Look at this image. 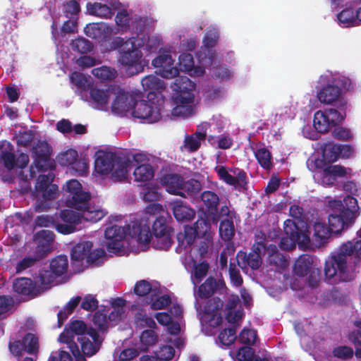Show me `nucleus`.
<instances>
[{
  "label": "nucleus",
  "mask_w": 361,
  "mask_h": 361,
  "mask_svg": "<svg viewBox=\"0 0 361 361\" xmlns=\"http://www.w3.org/2000/svg\"><path fill=\"white\" fill-rule=\"evenodd\" d=\"M104 257L105 251L103 248H97L92 251L91 250L88 254L85 266H100L102 264Z\"/></svg>",
  "instance_id": "obj_57"
},
{
  "label": "nucleus",
  "mask_w": 361,
  "mask_h": 361,
  "mask_svg": "<svg viewBox=\"0 0 361 361\" xmlns=\"http://www.w3.org/2000/svg\"><path fill=\"white\" fill-rule=\"evenodd\" d=\"M238 340L242 343L252 345L257 340V332L254 329L244 328L239 334Z\"/></svg>",
  "instance_id": "obj_64"
},
{
  "label": "nucleus",
  "mask_w": 361,
  "mask_h": 361,
  "mask_svg": "<svg viewBox=\"0 0 361 361\" xmlns=\"http://www.w3.org/2000/svg\"><path fill=\"white\" fill-rule=\"evenodd\" d=\"M123 6L119 9L115 18L116 28L115 31L117 33L130 32L136 34L135 37H140L142 35H147L145 31L147 27L154 23V19L152 16H140L139 15H130L127 10L123 8Z\"/></svg>",
  "instance_id": "obj_9"
},
{
  "label": "nucleus",
  "mask_w": 361,
  "mask_h": 361,
  "mask_svg": "<svg viewBox=\"0 0 361 361\" xmlns=\"http://www.w3.org/2000/svg\"><path fill=\"white\" fill-rule=\"evenodd\" d=\"M135 102H136V94H130L123 90H120L112 103V113L119 116H125L130 110L133 109Z\"/></svg>",
  "instance_id": "obj_26"
},
{
  "label": "nucleus",
  "mask_w": 361,
  "mask_h": 361,
  "mask_svg": "<svg viewBox=\"0 0 361 361\" xmlns=\"http://www.w3.org/2000/svg\"><path fill=\"white\" fill-rule=\"evenodd\" d=\"M9 349L16 357H20L23 352L30 355L36 354L39 350V338L35 334L27 333L21 340L10 343Z\"/></svg>",
  "instance_id": "obj_22"
},
{
  "label": "nucleus",
  "mask_w": 361,
  "mask_h": 361,
  "mask_svg": "<svg viewBox=\"0 0 361 361\" xmlns=\"http://www.w3.org/2000/svg\"><path fill=\"white\" fill-rule=\"evenodd\" d=\"M84 32L85 35L92 38L97 39L99 42H107L110 40L111 42V37L114 34H116L115 31V27L112 25H109L106 23H90L86 25L84 28ZM107 46V47L109 46ZM106 48V47L104 49V50Z\"/></svg>",
  "instance_id": "obj_25"
},
{
  "label": "nucleus",
  "mask_w": 361,
  "mask_h": 361,
  "mask_svg": "<svg viewBox=\"0 0 361 361\" xmlns=\"http://www.w3.org/2000/svg\"><path fill=\"white\" fill-rule=\"evenodd\" d=\"M133 175L135 181L147 182L153 178L154 171L150 164H142L135 169Z\"/></svg>",
  "instance_id": "obj_46"
},
{
  "label": "nucleus",
  "mask_w": 361,
  "mask_h": 361,
  "mask_svg": "<svg viewBox=\"0 0 361 361\" xmlns=\"http://www.w3.org/2000/svg\"><path fill=\"white\" fill-rule=\"evenodd\" d=\"M219 28L216 25H211L207 27L203 38V45L196 53L197 59L202 65L216 63L217 54L214 47L219 40Z\"/></svg>",
  "instance_id": "obj_14"
},
{
  "label": "nucleus",
  "mask_w": 361,
  "mask_h": 361,
  "mask_svg": "<svg viewBox=\"0 0 361 361\" xmlns=\"http://www.w3.org/2000/svg\"><path fill=\"white\" fill-rule=\"evenodd\" d=\"M346 111L335 109L318 111L314 114L313 126L317 132L324 133L330 128L340 123L345 117Z\"/></svg>",
  "instance_id": "obj_17"
},
{
  "label": "nucleus",
  "mask_w": 361,
  "mask_h": 361,
  "mask_svg": "<svg viewBox=\"0 0 361 361\" xmlns=\"http://www.w3.org/2000/svg\"><path fill=\"white\" fill-rule=\"evenodd\" d=\"M219 157L220 154H217L216 165L214 167V171L219 179L226 185L232 186L235 190L239 192L245 190L248 183L246 172L238 167L224 165L219 161Z\"/></svg>",
  "instance_id": "obj_13"
},
{
  "label": "nucleus",
  "mask_w": 361,
  "mask_h": 361,
  "mask_svg": "<svg viewBox=\"0 0 361 361\" xmlns=\"http://www.w3.org/2000/svg\"><path fill=\"white\" fill-rule=\"evenodd\" d=\"M174 59L170 51L161 50L158 56L153 59L152 65L159 68L157 73L162 78L171 79L179 75V70L174 66Z\"/></svg>",
  "instance_id": "obj_20"
},
{
  "label": "nucleus",
  "mask_w": 361,
  "mask_h": 361,
  "mask_svg": "<svg viewBox=\"0 0 361 361\" xmlns=\"http://www.w3.org/2000/svg\"><path fill=\"white\" fill-rule=\"evenodd\" d=\"M93 324L98 330L104 331L109 325L107 317V311L105 308L96 312L92 319Z\"/></svg>",
  "instance_id": "obj_58"
},
{
  "label": "nucleus",
  "mask_w": 361,
  "mask_h": 361,
  "mask_svg": "<svg viewBox=\"0 0 361 361\" xmlns=\"http://www.w3.org/2000/svg\"><path fill=\"white\" fill-rule=\"evenodd\" d=\"M142 85L145 90L149 91L147 99L149 100L156 99L154 96L161 95L160 93H156L165 88L164 82L158 76L149 75L145 77L142 81Z\"/></svg>",
  "instance_id": "obj_36"
},
{
  "label": "nucleus",
  "mask_w": 361,
  "mask_h": 361,
  "mask_svg": "<svg viewBox=\"0 0 361 361\" xmlns=\"http://www.w3.org/2000/svg\"><path fill=\"white\" fill-rule=\"evenodd\" d=\"M160 284L157 281H148L141 280L137 281L134 286V293L140 297L156 295L158 293Z\"/></svg>",
  "instance_id": "obj_39"
},
{
  "label": "nucleus",
  "mask_w": 361,
  "mask_h": 361,
  "mask_svg": "<svg viewBox=\"0 0 361 361\" xmlns=\"http://www.w3.org/2000/svg\"><path fill=\"white\" fill-rule=\"evenodd\" d=\"M353 148L348 145L329 143L325 145L323 152L330 159L336 161L338 158H349L353 153Z\"/></svg>",
  "instance_id": "obj_34"
},
{
  "label": "nucleus",
  "mask_w": 361,
  "mask_h": 361,
  "mask_svg": "<svg viewBox=\"0 0 361 361\" xmlns=\"http://www.w3.org/2000/svg\"><path fill=\"white\" fill-rule=\"evenodd\" d=\"M53 155V149L50 145L47 142V172L48 171H55L56 164L68 168L73 164V161L78 157V152L73 149H69L66 151L60 152L56 157V159L51 158Z\"/></svg>",
  "instance_id": "obj_21"
},
{
  "label": "nucleus",
  "mask_w": 361,
  "mask_h": 361,
  "mask_svg": "<svg viewBox=\"0 0 361 361\" xmlns=\"http://www.w3.org/2000/svg\"><path fill=\"white\" fill-rule=\"evenodd\" d=\"M34 161L30 168L31 178L38 177L35 184L33 195L38 197L33 209L35 212L45 211V142H39L32 149Z\"/></svg>",
  "instance_id": "obj_8"
},
{
  "label": "nucleus",
  "mask_w": 361,
  "mask_h": 361,
  "mask_svg": "<svg viewBox=\"0 0 361 361\" xmlns=\"http://www.w3.org/2000/svg\"><path fill=\"white\" fill-rule=\"evenodd\" d=\"M353 88V82L345 73L329 70L319 75L315 85L317 97L321 103L334 104L337 109L344 111L348 104L342 94Z\"/></svg>",
  "instance_id": "obj_4"
},
{
  "label": "nucleus",
  "mask_w": 361,
  "mask_h": 361,
  "mask_svg": "<svg viewBox=\"0 0 361 361\" xmlns=\"http://www.w3.org/2000/svg\"><path fill=\"white\" fill-rule=\"evenodd\" d=\"M201 200L212 214L216 212L219 197L215 192L209 190L203 192L201 194Z\"/></svg>",
  "instance_id": "obj_53"
},
{
  "label": "nucleus",
  "mask_w": 361,
  "mask_h": 361,
  "mask_svg": "<svg viewBox=\"0 0 361 361\" xmlns=\"http://www.w3.org/2000/svg\"><path fill=\"white\" fill-rule=\"evenodd\" d=\"M127 235L135 239L140 244L152 242V246L156 250H168L172 244L170 233L153 235L149 225L143 224L142 221H136L126 227L113 225L106 228L104 235L107 250L121 255L124 252L123 239Z\"/></svg>",
  "instance_id": "obj_1"
},
{
  "label": "nucleus",
  "mask_w": 361,
  "mask_h": 361,
  "mask_svg": "<svg viewBox=\"0 0 361 361\" xmlns=\"http://www.w3.org/2000/svg\"><path fill=\"white\" fill-rule=\"evenodd\" d=\"M335 20L343 28L356 27L355 11L351 8H345L339 12Z\"/></svg>",
  "instance_id": "obj_41"
},
{
  "label": "nucleus",
  "mask_w": 361,
  "mask_h": 361,
  "mask_svg": "<svg viewBox=\"0 0 361 361\" xmlns=\"http://www.w3.org/2000/svg\"><path fill=\"white\" fill-rule=\"evenodd\" d=\"M267 252V244L264 240L256 242L252 248L251 252L246 253H239L238 258H243L246 264L252 269H257L262 264V255H265Z\"/></svg>",
  "instance_id": "obj_29"
},
{
  "label": "nucleus",
  "mask_w": 361,
  "mask_h": 361,
  "mask_svg": "<svg viewBox=\"0 0 361 361\" xmlns=\"http://www.w3.org/2000/svg\"><path fill=\"white\" fill-rule=\"evenodd\" d=\"M235 233L233 220L223 219L219 225V234L221 239L224 241L231 240Z\"/></svg>",
  "instance_id": "obj_55"
},
{
  "label": "nucleus",
  "mask_w": 361,
  "mask_h": 361,
  "mask_svg": "<svg viewBox=\"0 0 361 361\" xmlns=\"http://www.w3.org/2000/svg\"><path fill=\"white\" fill-rule=\"evenodd\" d=\"M32 243L36 245L33 250V257H25L16 265V272L21 273L25 269L33 267L37 262L45 256V229L35 233L32 235Z\"/></svg>",
  "instance_id": "obj_16"
},
{
  "label": "nucleus",
  "mask_w": 361,
  "mask_h": 361,
  "mask_svg": "<svg viewBox=\"0 0 361 361\" xmlns=\"http://www.w3.org/2000/svg\"><path fill=\"white\" fill-rule=\"evenodd\" d=\"M92 75L101 80H111L116 78L117 72L114 68L103 66L92 70Z\"/></svg>",
  "instance_id": "obj_56"
},
{
  "label": "nucleus",
  "mask_w": 361,
  "mask_h": 361,
  "mask_svg": "<svg viewBox=\"0 0 361 361\" xmlns=\"http://www.w3.org/2000/svg\"><path fill=\"white\" fill-rule=\"evenodd\" d=\"M216 287V280L213 278L207 279L200 286L197 293L196 292V287H194L196 310L197 312L203 313L202 319L212 327H216L222 322L223 318L220 310L223 307V302L218 298H212L207 300L202 307L199 304L197 298H209L214 293Z\"/></svg>",
  "instance_id": "obj_7"
},
{
  "label": "nucleus",
  "mask_w": 361,
  "mask_h": 361,
  "mask_svg": "<svg viewBox=\"0 0 361 361\" xmlns=\"http://www.w3.org/2000/svg\"><path fill=\"white\" fill-rule=\"evenodd\" d=\"M88 162L85 158H77L69 168L73 175L85 176L88 173Z\"/></svg>",
  "instance_id": "obj_60"
},
{
  "label": "nucleus",
  "mask_w": 361,
  "mask_h": 361,
  "mask_svg": "<svg viewBox=\"0 0 361 361\" xmlns=\"http://www.w3.org/2000/svg\"><path fill=\"white\" fill-rule=\"evenodd\" d=\"M73 51L81 54H86L92 51L93 45L88 39L84 37H78L72 40L71 44Z\"/></svg>",
  "instance_id": "obj_61"
},
{
  "label": "nucleus",
  "mask_w": 361,
  "mask_h": 361,
  "mask_svg": "<svg viewBox=\"0 0 361 361\" xmlns=\"http://www.w3.org/2000/svg\"><path fill=\"white\" fill-rule=\"evenodd\" d=\"M128 163L125 158L114 153L99 155L95 160V171L102 175H111L114 181H121L126 178Z\"/></svg>",
  "instance_id": "obj_10"
},
{
  "label": "nucleus",
  "mask_w": 361,
  "mask_h": 361,
  "mask_svg": "<svg viewBox=\"0 0 361 361\" xmlns=\"http://www.w3.org/2000/svg\"><path fill=\"white\" fill-rule=\"evenodd\" d=\"M156 99L138 101L139 96L136 94V102L133 104L131 114L140 120L141 123H154L161 118L164 99L162 95L154 96Z\"/></svg>",
  "instance_id": "obj_11"
},
{
  "label": "nucleus",
  "mask_w": 361,
  "mask_h": 361,
  "mask_svg": "<svg viewBox=\"0 0 361 361\" xmlns=\"http://www.w3.org/2000/svg\"><path fill=\"white\" fill-rule=\"evenodd\" d=\"M92 243L90 241H84L75 245L71 250V260L74 267L79 264L85 265L90 251L92 248Z\"/></svg>",
  "instance_id": "obj_35"
},
{
  "label": "nucleus",
  "mask_w": 361,
  "mask_h": 361,
  "mask_svg": "<svg viewBox=\"0 0 361 361\" xmlns=\"http://www.w3.org/2000/svg\"><path fill=\"white\" fill-rule=\"evenodd\" d=\"M59 341L66 344L76 361H85L82 354L87 356L94 355L101 341L98 332L87 328L83 321L75 320L60 334Z\"/></svg>",
  "instance_id": "obj_3"
},
{
  "label": "nucleus",
  "mask_w": 361,
  "mask_h": 361,
  "mask_svg": "<svg viewBox=\"0 0 361 361\" xmlns=\"http://www.w3.org/2000/svg\"><path fill=\"white\" fill-rule=\"evenodd\" d=\"M171 206L178 221H190L195 215V211L182 200H176L171 202Z\"/></svg>",
  "instance_id": "obj_37"
},
{
  "label": "nucleus",
  "mask_w": 361,
  "mask_h": 361,
  "mask_svg": "<svg viewBox=\"0 0 361 361\" xmlns=\"http://www.w3.org/2000/svg\"><path fill=\"white\" fill-rule=\"evenodd\" d=\"M195 233L193 232L192 228H185L183 233H180L177 235L178 246L176 252H181L183 251L188 252L190 250V247L195 242Z\"/></svg>",
  "instance_id": "obj_40"
},
{
  "label": "nucleus",
  "mask_w": 361,
  "mask_h": 361,
  "mask_svg": "<svg viewBox=\"0 0 361 361\" xmlns=\"http://www.w3.org/2000/svg\"><path fill=\"white\" fill-rule=\"evenodd\" d=\"M140 195L146 202H154L159 198L160 193L157 188L152 185L147 184L142 188Z\"/></svg>",
  "instance_id": "obj_63"
},
{
  "label": "nucleus",
  "mask_w": 361,
  "mask_h": 361,
  "mask_svg": "<svg viewBox=\"0 0 361 361\" xmlns=\"http://www.w3.org/2000/svg\"><path fill=\"white\" fill-rule=\"evenodd\" d=\"M192 261L193 269L191 273V280L195 288L197 287V285L200 283L202 279L206 276L209 265L207 262H204L197 264L193 260Z\"/></svg>",
  "instance_id": "obj_50"
},
{
  "label": "nucleus",
  "mask_w": 361,
  "mask_h": 361,
  "mask_svg": "<svg viewBox=\"0 0 361 361\" xmlns=\"http://www.w3.org/2000/svg\"><path fill=\"white\" fill-rule=\"evenodd\" d=\"M236 338L235 327L228 328L219 333L216 343L221 348H226L233 344Z\"/></svg>",
  "instance_id": "obj_49"
},
{
  "label": "nucleus",
  "mask_w": 361,
  "mask_h": 361,
  "mask_svg": "<svg viewBox=\"0 0 361 361\" xmlns=\"http://www.w3.org/2000/svg\"><path fill=\"white\" fill-rule=\"evenodd\" d=\"M313 262L314 258L311 255H302L300 256L295 263V274L299 276L307 275L311 271Z\"/></svg>",
  "instance_id": "obj_42"
},
{
  "label": "nucleus",
  "mask_w": 361,
  "mask_h": 361,
  "mask_svg": "<svg viewBox=\"0 0 361 361\" xmlns=\"http://www.w3.org/2000/svg\"><path fill=\"white\" fill-rule=\"evenodd\" d=\"M284 233L286 236L293 238L294 240H300L302 235V230L299 228L297 223L291 219H287L284 221Z\"/></svg>",
  "instance_id": "obj_62"
},
{
  "label": "nucleus",
  "mask_w": 361,
  "mask_h": 361,
  "mask_svg": "<svg viewBox=\"0 0 361 361\" xmlns=\"http://www.w3.org/2000/svg\"><path fill=\"white\" fill-rule=\"evenodd\" d=\"M56 173L49 171L47 173V200L54 199L59 194V187L55 181Z\"/></svg>",
  "instance_id": "obj_59"
},
{
  "label": "nucleus",
  "mask_w": 361,
  "mask_h": 361,
  "mask_svg": "<svg viewBox=\"0 0 361 361\" xmlns=\"http://www.w3.org/2000/svg\"><path fill=\"white\" fill-rule=\"evenodd\" d=\"M354 222L355 220H348L345 214L338 208L333 209L332 213L329 216V226L332 233H340L343 229L351 226Z\"/></svg>",
  "instance_id": "obj_31"
},
{
  "label": "nucleus",
  "mask_w": 361,
  "mask_h": 361,
  "mask_svg": "<svg viewBox=\"0 0 361 361\" xmlns=\"http://www.w3.org/2000/svg\"><path fill=\"white\" fill-rule=\"evenodd\" d=\"M171 298L169 295H161V288L158 289V293L156 295H152L148 303L151 305L152 310H161L171 304Z\"/></svg>",
  "instance_id": "obj_54"
},
{
  "label": "nucleus",
  "mask_w": 361,
  "mask_h": 361,
  "mask_svg": "<svg viewBox=\"0 0 361 361\" xmlns=\"http://www.w3.org/2000/svg\"><path fill=\"white\" fill-rule=\"evenodd\" d=\"M75 209L77 211L64 209L59 215H47V228H54L59 233L67 235L80 229V224L83 221L95 223L107 213L99 205L95 204Z\"/></svg>",
  "instance_id": "obj_5"
},
{
  "label": "nucleus",
  "mask_w": 361,
  "mask_h": 361,
  "mask_svg": "<svg viewBox=\"0 0 361 361\" xmlns=\"http://www.w3.org/2000/svg\"><path fill=\"white\" fill-rule=\"evenodd\" d=\"M216 53L217 54L216 63L206 66L208 75L216 79L228 80L231 76V72L224 64V62L231 63L234 61L235 54L233 51L222 52L217 50H216Z\"/></svg>",
  "instance_id": "obj_19"
},
{
  "label": "nucleus",
  "mask_w": 361,
  "mask_h": 361,
  "mask_svg": "<svg viewBox=\"0 0 361 361\" xmlns=\"http://www.w3.org/2000/svg\"><path fill=\"white\" fill-rule=\"evenodd\" d=\"M160 42L159 36L149 37L142 35L140 37H132L125 40L121 37H113L109 46L104 51L109 52L118 50V61L129 75H136L143 71L145 61L142 59V52L140 49L146 44L148 51L157 49Z\"/></svg>",
  "instance_id": "obj_2"
},
{
  "label": "nucleus",
  "mask_w": 361,
  "mask_h": 361,
  "mask_svg": "<svg viewBox=\"0 0 361 361\" xmlns=\"http://www.w3.org/2000/svg\"><path fill=\"white\" fill-rule=\"evenodd\" d=\"M81 300V297L76 296L69 300L63 310H61L58 316L59 326H61L68 317L73 312Z\"/></svg>",
  "instance_id": "obj_52"
},
{
  "label": "nucleus",
  "mask_w": 361,
  "mask_h": 361,
  "mask_svg": "<svg viewBox=\"0 0 361 361\" xmlns=\"http://www.w3.org/2000/svg\"><path fill=\"white\" fill-rule=\"evenodd\" d=\"M67 193L66 204L68 207L81 209L90 203V194L82 190L81 183L76 179L66 182L63 187Z\"/></svg>",
  "instance_id": "obj_15"
},
{
  "label": "nucleus",
  "mask_w": 361,
  "mask_h": 361,
  "mask_svg": "<svg viewBox=\"0 0 361 361\" xmlns=\"http://www.w3.org/2000/svg\"><path fill=\"white\" fill-rule=\"evenodd\" d=\"M110 93L108 90L94 87L92 85L86 92H82L81 99L98 110H105L108 106Z\"/></svg>",
  "instance_id": "obj_23"
},
{
  "label": "nucleus",
  "mask_w": 361,
  "mask_h": 361,
  "mask_svg": "<svg viewBox=\"0 0 361 361\" xmlns=\"http://www.w3.org/2000/svg\"><path fill=\"white\" fill-rule=\"evenodd\" d=\"M121 7L122 4L118 0H110L106 4L95 2L87 4V10L90 15L105 19H111L115 12Z\"/></svg>",
  "instance_id": "obj_24"
},
{
  "label": "nucleus",
  "mask_w": 361,
  "mask_h": 361,
  "mask_svg": "<svg viewBox=\"0 0 361 361\" xmlns=\"http://www.w3.org/2000/svg\"><path fill=\"white\" fill-rule=\"evenodd\" d=\"M251 149L260 166L267 171L271 170L274 164L271 153L268 147L259 142L253 143L251 145Z\"/></svg>",
  "instance_id": "obj_33"
},
{
  "label": "nucleus",
  "mask_w": 361,
  "mask_h": 361,
  "mask_svg": "<svg viewBox=\"0 0 361 361\" xmlns=\"http://www.w3.org/2000/svg\"><path fill=\"white\" fill-rule=\"evenodd\" d=\"M161 182L167 192L185 198L193 197L201 189V184L198 180L195 179L185 180L176 174L165 175L161 178Z\"/></svg>",
  "instance_id": "obj_12"
},
{
  "label": "nucleus",
  "mask_w": 361,
  "mask_h": 361,
  "mask_svg": "<svg viewBox=\"0 0 361 361\" xmlns=\"http://www.w3.org/2000/svg\"><path fill=\"white\" fill-rule=\"evenodd\" d=\"M0 159L7 169L11 170L16 167L14 148L9 142L4 140L0 142Z\"/></svg>",
  "instance_id": "obj_38"
},
{
  "label": "nucleus",
  "mask_w": 361,
  "mask_h": 361,
  "mask_svg": "<svg viewBox=\"0 0 361 361\" xmlns=\"http://www.w3.org/2000/svg\"><path fill=\"white\" fill-rule=\"evenodd\" d=\"M208 141L212 146L222 149H230L233 143V138L228 133L219 136L211 135L209 137Z\"/></svg>",
  "instance_id": "obj_51"
},
{
  "label": "nucleus",
  "mask_w": 361,
  "mask_h": 361,
  "mask_svg": "<svg viewBox=\"0 0 361 361\" xmlns=\"http://www.w3.org/2000/svg\"><path fill=\"white\" fill-rule=\"evenodd\" d=\"M68 262L66 256L59 255L54 258L49 264V274L47 275V289L49 283L58 284L67 271Z\"/></svg>",
  "instance_id": "obj_28"
},
{
  "label": "nucleus",
  "mask_w": 361,
  "mask_h": 361,
  "mask_svg": "<svg viewBox=\"0 0 361 361\" xmlns=\"http://www.w3.org/2000/svg\"><path fill=\"white\" fill-rule=\"evenodd\" d=\"M179 66L182 71L187 73L192 77H200L207 71L205 65H202L198 61L199 66H195L193 56L190 53H182L179 56Z\"/></svg>",
  "instance_id": "obj_30"
},
{
  "label": "nucleus",
  "mask_w": 361,
  "mask_h": 361,
  "mask_svg": "<svg viewBox=\"0 0 361 361\" xmlns=\"http://www.w3.org/2000/svg\"><path fill=\"white\" fill-rule=\"evenodd\" d=\"M265 255H267L269 263L275 265L277 268H283L287 265L286 257L279 252L278 247L275 245H267Z\"/></svg>",
  "instance_id": "obj_45"
},
{
  "label": "nucleus",
  "mask_w": 361,
  "mask_h": 361,
  "mask_svg": "<svg viewBox=\"0 0 361 361\" xmlns=\"http://www.w3.org/2000/svg\"><path fill=\"white\" fill-rule=\"evenodd\" d=\"M169 216L168 214L165 215L161 214L157 216L152 225V235H160L166 233H170V228L168 225Z\"/></svg>",
  "instance_id": "obj_48"
},
{
  "label": "nucleus",
  "mask_w": 361,
  "mask_h": 361,
  "mask_svg": "<svg viewBox=\"0 0 361 361\" xmlns=\"http://www.w3.org/2000/svg\"><path fill=\"white\" fill-rule=\"evenodd\" d=\"M350 169L340 165H327L324 169L315 171L313 178L316 183L323 186H332L338 178L350 176Z\"/></svg>",
  "instance_id": "obj_18"
},
{
  "label": "nucleus",
  "mask_w": 361,
  "mask_h": 361,
  "mask_svg": "<svg viewBox=\"0 0 361 361\" xmlns=\"http://www.w3.org/2000/svg\"><path fill=\"white\" fill-rule=\"evenodd\" d=\"M202 134L194 133L192 135L185 134L183 145L180 146V150L183 152L192 153L197 151L201 145Z\"/></svg>",
  "instance_id": "obj_44"
},
{
  "label": "nucleus",
  "mask_w": 361,
  "mask_h": 361,
  "mask_svg": "<svg viewBox=\"0 0 361 361\" xmlns=\"http://www.w3.org/2000/svg\"><path fill=\"white\" fill-rule=\"evenodd\" d=\"M70 80L77 88V92L81 97L82 92H86L88 89L93 85L90 78H87L84 74L75 71L70 76Z\"/></svg>",
  "instance_id": "obj_43"
},
{
  "label": "nucleus",
  "mask_w": 361,
  "mask_h": 361,
  "mask_svg": "<svg viewBox=\"0 0 361 361\" xmlns=\"http://www.w3.org/2000/svg\"><path fill=\"white\" fill-rule=\"evenodd\" d=\"M173 116L186 118L195 112V84L186 76H180L171 85Z\"/></svg>",
  "instance_id": "obj_6"
},
{
  "label": "nucleus",
  "mask_w": 361,
  "mask_h": 361,
  "mask_svg": "<svg viewBox=\"0 0 361 361\" xmlns=\"http://www.w3.org/2000/svg\"><path fill=\"white\" fill-rule=\"evenodd\" d=\"M314 234L313 238L319 245L325 243V240L329 238L332 233L329 226L324 222L316 221L313 225Z\"/></svg>",
  "instance_id": "obj_47"
},
{
  "label": "nucleus",
  "mask_w": 361,
  "mask_h": 361,
  "mask_svg": "<svg viewBox=\"0 0 361 361\" xmlns=\"http://www.w3.org/2000/svg\"><path fill=\"white\" fill-rule=\"evenodd\" d=\"M42 286L37 287L36 283L28 278H20L15 280L13 283V290L23 295L37 296L44 290L45 278L42 274H39Z\"/></svg>",
  "instance_id": "obj_27"
},
{
  "label": "nucleus",
  "mask_w": 361,
  "mask_h": 361,
  "mask_svg": "<svg viewBox=\"0 0 361 361\" xmlns=\"http://www.w3.org/2000/svg\"><path fill=\"white\" fill-rule=\"evenodd\" d=\"M332 206H338V209L345 214L348 220L355 221L360 214V206L357 200L351 195H347L344 197L343 202L335 200Z\"/></svg>",
  "instance_id": "obj_32"
}]
</instances>
